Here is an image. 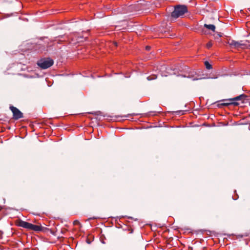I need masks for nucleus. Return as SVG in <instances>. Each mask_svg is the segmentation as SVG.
Returning a JSON list of instances; mask_svg holds the SVG:
<instances>
[{
	"label": "nucleus",
	"mask_w": 250,
	"mask_h": 250,
	"mask_svg": "<svg viewBox=\"0 0 250 250\" xmlns=\"http://www.w3.org/2000/svg\"><path fill=\"white\" fill-rule=\"evenodd\" d=\"M187 6L185 5H177L175 6L174 11L171 13V18L176 19L183 18L185 13H188Z\"/></svg>",
	"instance_id": "1"
},
{
	"label": "nucleus",
	"mask_w": 250,
	"mask_h": 250,
	"mask_svg": "<svg viewBox=\"0 0 250 250\" xmlns=\"http://www.w3.org/2000/svg\"><path fill=\"white\" fill-rule=\"evenodd\" d=\"M18 225L19 227L35 231H40L42 230V227L41 226L35 225L21 220L19 221Z\"/></svg>",
	"instance_id": "2"
},
{
	"label": "nucleus",
	"mask_w": 250,
	"mask_h": 250,
	"mask_svg": "<svg viewBox=\"0 0 250 250\" xmlns=\"http://www.w3.org/2000/svg\"><path fill=\"white\" fill-rule=\"evenodd\" d=\"M247 96L245 94H241L239 96H236L233 98L229 99L228 100H226V101H229L230 103H226L223 104L224 105H229L230 104H233L234 105H238L239 104V103L238 102V101H241L242 103H243L244 101L246 99Z\"/></svg>",
	"instance_id": "3"
},
{
	"label": "nucleus",
	"mask_w": 250,
	"mask_h": 250,
	"mask_svg": "<svg viewBox=\"0 0 250 250\" xmlns=\"http://www.w3.org/2000/svg\"><path fill=\"white\" fill-rule=\"evenodd\" d=\"M53 64V61L50 59L41 60L38 62V65L42 69H47Z\"/></svg>",
	"instance_id": "4"
},
{
	"label": "nucleus",
	"mask_w": 250,
	"mask_h": 250,
	"mask_svg": "<svg viewBox=\"0 0 250 250\" xmlns=\"http://www.w3.org/2000/svg\"><path fill=\"white\" fill-rule=\"evenodd\" d=\"M10 109L13 113L14 119L18 120L23 117L22 113L17 108L13 106H10Z\"/></svg>",
	"instance_id": "5"
},
{
	"label": "nucleus",
	"mask_w": 250,
	"mask_h": 250,
	"mask_svg": "<svg viewBox=\"0 0 250 250\" xmlns=\"http://www.w3.org/2000/svg\"><path fill=\"white\" fill-rule=\"evenodd\" d=\"M228 43L231 47H234L235 48H239L240 46L243 45L244 44L241 43L240 42H236L233 40H231L228 42Z\"/></svg>",
	"instance_id": "6"
},
{
	"label": "nucleus",
	"mask_w": 250,
	"mask_h": 250,
	"mask_svg": "<svg viewBox=\"0 0 250 250\" xmlns=\"http://www.w3.org/2000/svg\"><path fill=\"white\" fill-rule=\"evenodd\" d=\"M188 78H191L192 79V80L193 81H196V80H201V79H209V78H211V79H216L217 78V77H203V78H197V77H194L193 76H188L187 77Z\"/></svg>",
	"instance_id": "7"
},
{
	"label": "nucleus",
	"mask_w": 250,
	"mask_h": 250,
	"mask_svg": "<svg viewBox=\"0 0 250 250\" xmlns=\"http://www.w3.org/2000/svg\"><path fill=\"white\" fill-rule=\"evenodd\" d=\"M204 27L209 30L212 31H214L215 29V26L213 24H205Z\"/></svg>",
	"instance_id": "8"
},
{
	"label": "nucleus",
	"mask_w": 250,
	"mask_h": 250,
	"mask_svg": "<svg viewBox=\"0 0 250 250\" xmlns=\"http://www.w3.org/2000/svg\"><path fill=\"white\" fill-rule=\"evenodd\" d=\"M205 65L207 69H210L212 68L211 65L208 61L205 62Z\"/></svg>",
	"instance_id": "9"
},
{
	"label": "nucleus",
	"mask_w": 250,
	"mask_h": 250,
	"mask_svg": "<svg viewBox=\"0 0 250 250\" xmlns=\"http://www.w3.org/2000/svg\"><path fill=\"white\" fill-rule=\"evenodd\" d=\"M157 78L156 76H148L147 77V79L148 81H151L153 80H155Z\"/></svg>",
	"instance_id": "10"
},
{
	"label": "nucleus",
	"mask_w": 250,
	"mask_h": 250,
	"mask_svg": "<svg viewBox=\"0 0 250 250\" xmlns=\"http://www.w3.org/2000/svg\"><path fill=\"white\" fill-rule=\"evenodd\" d=\"M212 43L210 42H208L206 44V46L208 48H209L210 47H211L212 46Z\"/></svg>",
	"instance_id": "11"
},
{
	"label": "nucleus",
	"mask_w": 250,
	"mask_h": 250,
	"mask_svg": "<svg viewBox=\"0 0 250 250\" xmlns=\"http://www.w3.org/2000/svg\"><path fill=\"white\" fill-rule=\"evenodd\" d=\"M73 224H74V225H76L80 224V222L78 220H75L74 221Z\"/></svg>",
	"instance_id": "12"
},
{
	"label": "nucleus",
	"mask_w": 250,
	"mask_h": 250,
	"mask_svg": "<svg viewBox=\"0 0 250 250\" xmlns=\"http://www.w3.org/2000/svg\"><path fill=\"white\" fill-rule=\"evenodd\" d=\"M150 46H146V49L147 50H149L150 49Z\"/></svg>",
	"instance_id": "13"
}]
</instances>
